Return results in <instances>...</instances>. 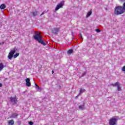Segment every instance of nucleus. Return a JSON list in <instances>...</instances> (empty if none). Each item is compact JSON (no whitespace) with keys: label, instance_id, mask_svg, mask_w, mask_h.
I'll list each match as a JSON object with an SVG mask.
<instances>
[{"label":"nucleus","instance_id":"obj_8","mask_svg":"<svg viewBox=\"0 0 125 125\" xmlns=\"http://www.w3.org/2000/svg\"><path fill=\"white\" fill-rule=\"evenodd\" d=\"M26 86H31V82H30V78H26L25 79Z\"/></svg>","mask_w":125,"mask_h":125},{"label":"nucleus","instance_id":"obj_18","mask_svg":"<svg viewBox=\"0 0 125 125\" xmlns=\"http://www.w3.org/2000/svg\"><path fill=\"white\" fill-rule=\"evenodd\" d=\"M35 84L36 88H37V89H41V88H40V86H39L38 84H37L36 83H35Z\"/></svg>","mask_w":125,"mask_h":125},{"label":"nucleus","instance_id":"obj_11","mask_svg":"<svg viewBox=\"0 0 125 125\" xmlns=\"http://www.w3.org/2000/svg\"><path fill=\"white\" fill-rule=\"evenodd\" d=\"M85 89L81 88L80 90V92L79 93V95H81V94L83 93V92H85Z\"/></svg>","mask_w":125,"mask_h":125},{"label":"nucleus","instance_id":"obj_21","mask_svg":"<svg viewBox=\"0 0 125 125\" xmlns=\"http://www.w3.org/2000/svg\"><path fill=\"white\" fill-rule=\"evenodd\" d=\"M96 32H97V33H100V32H101V30H100V29H96Z\"/></svg>","mask_w":125,"mask_h":125},{"label":"nucleus","instance_id":"obj_27","mask_svg":"<svg viewBox=\"0 0 125 125\" xmlns=\"http://www.w3.org/2000/svg\"><path fill=\"white\" fill-rule=\"evenodd\" d=\"M52 74H54V71L53 70L52 71Z\"/></svg>","mask_w":125,"mask_h":125},{"label":"nucleus","instance_id":"obj_13","mask_svg":"<svg viewBox=\"0 0 125 125\" xmlns=\"http://www.w3.org/2000/svg\"><path fill=\"white\" fill-rule=\"evenodd\" d=\"M5 7H6V6L4 4H2L0 6V9H4V8H5Z\"/></svg>","mask_w":125,"mask_h":125},{"label":"nucleus","instance_id":"obj_25","mask_svg":"<svg viewBox=\"0 0 125 125\" xmlns=\"http://www.w3.org/2000/svg\"><path fill=\"white\" fill-rule=\"evenodd\" d=\"M120 1H122V2H125V0H119Z\"/></svg>","mask_w":125,"mask_h":125},{"label":"nucleus","instance_id":"obj_26","mask_svg":"<svg viewBox=\"0 0 125 125\" xmlns=\"http://www.w3.org/2000/svg\"><path fill=\"white\" fill-rule=\"evenodd\" d=\"M2 86V84L1 83H0V87H1Z\"/></svg>","mask_w":125,"mask_h":125},{"label":"nucleus","instance_id":"obj_9","mask_svg":"<svg viewBox=\"0 0 125 125\" xmlns=\"http://www.w3.org/2000/svg\"><path fill=\"white\" fill-rule=\"evenodd\" d=\"M6 67V64L3 65L2 62H0V72L3 70V68H5Z\"/></svg>","mask_w":125,"mask_h":125},{"label":"nucleus","instance_id":"obj_3","mask_svg":"<svg viewBox=\"0 0 125 125\" xmlns=\"http://www.w3.org/2000/svg\"><path fill=\"white\" fill-rule=\"evenodd\" d=\"M18 49L16 48V47H15L13 49L11 50L10 52L9 53L8 55V58L9 60H12V58L13 57V55H14V53L16 52V50Z\"/></svg>","mask_w":125,"mask_h":125},{"label":"nucleus","instance_id":"obj_5","mask_svg":"<svg viewBox=\"0 0 125 125\" xmlns=\"http://www.w3.org/2000/svg\"><path fill=\"white\" fill-rule=\"evenodd\" d=\"M110 85L111 86H114V87L117 86L118 91H122V87H121V86L120 85V83L117 82L115 83L110 84Z\"/></svg>","mask_w":125,"mask_h":125},{"label":"nucleus","instance_id":"obj_1","mask_svg":"<svg viewBox=\"0 0 125 125\" xmlns=\"http://www.w3.org/2000/svg\"><path fill=\"white\" fill-rule=\"evenodd\" d=\"M35 35L33 36V39L38 42L39 43H41L42 44V45L45 46L46 45V43L42 40V37L41 36V35L39 34V31H35Z\"/></svg>","mask_w":125,"mask_h":125},{"label":"nucleus","instance_id":"obj_28","mask_svg":"<svg viewBox=\"0 0 125 125\" xmlns=\"http://www.w3.org/2000/svg\"><path fill=\"white\" fill-rule=\"evenodd\" d=\"M0 44H1V42H0Z\"/></svg>","mask_w":125,"mask_h":125},{"label":"nucleus","instance_id":"obj_7","mask_svg":"<svg viewBox=\"0 0 125 125\" xmlns=\"http://www.w3.org/2000/svg\"><path fill=\"white\" fill-rule=\"evenodd\" d=\"M64 6V1H62L60 3L57 5L56 8H55V11H57L59 9H60V8H62L63 6Z\"/></svg>","mask_w":125,"mask_h":125},{"label":"nucleus","instance_id":"obj_24","mask_svg":"<svg viewBox=\"0 0 125 125\" xmlns=\"http://www.w3.org/2000/svg\"><path fill=\"white\" fill-rule=\"evenodd\" d=\"M58 88H59V89H61V88H62V86H61V85H59L58 86Z\"/></svg>","mask_w":125,"mask_h":125},{"label":"nucleus","instance_id":"obj_29","mask_svg":"<svg viewBox=\"0 0 125 125\" xmlns=\"http://www.w3.org/2000/svg\"><path fill=\"white\" fill-rule=\"evenodd\" d=\"M73 38H74V35H73Z\"/></svg>","mask_w":125,"mask_h":125},{"label":"nucleus","instance_id":"obj_12","mask_svg":"<svg viewBox=\"0 0 125 125\" xmlns=\"http://www.w3.org/2000/svg\"><path fill=\"white\" fill-rule=\"evenodd\" d=\"M72 53H74V50L69 49L67 51V54H68V55H71Z\"/></svg>","mask_w":125,"mask_h":125},{"label":"nucleus","instance_id":"obj_23","mask_svg":"<svg viewBox=\"0 0 125 125\" xmlns=\"http://www.w3.org/2000/svg\"><path fill=\"white\" fill-rule=\"evenodd\" d=\"M80 95H79V94H78V95L75 97V99H78V98H79V96H80Z\"/></svg>","mask_w":125,"mask_h":125},{"label":"nucleus","instance_id":"obj_17","mask_svg":"<svg viewBox=\"0 0 125 125\" xmlns=\"http://www.w3.org/2000/svg\"><path fill=\"white\" fill-rule=\"evenodd\" d=\"M19 56V53H17L15 55H13L14 58H17Z\"/></svg>","mask_w":125,"mask_h":125},{"label":"nucleus","instance_id":"obj_15","mask_svg":"<svg viewBox=\"0 0 125 125\" xmlns=\"http://www.w3.org/2000/svg\"><path fill=\"white\" fill-rule=\"evenodd\" d=\"M79 37L81 42H83V35H82V33L79 34Z\"/></svg>","mask_w":125,"mask_h":125},{"label":"nucleus","instance_id":"obj_22","mask_svg":"<svg viewBox=\"0 0 125 125\" xmlns=\"http://www.w3.org/2000/svg\"><path fill=\"white\" fill-rule=\"evenodd\" d=\"M85 75H86V72H84V73H83L82 75V77H84Z\"/></svg>","mask_w":125,"mask_h":125},{"label":"nucleus","instance_id":"obj_14","mask_svg":"<svg viewBox=\"0 0 125 125\" xmlns=\"http://www.w3.org/2000/svg\"><path fill=\"white\" fill-rule=\"evenodd\" d=\"M79 109H80V110H83V109H84V104L79 105Z\"/></svg>","mask_w":125,"mask_h":125},{"label":"nucleus","instance_id":"obj_4","mask_svg":"<svg viewBox=\"0 0 125 125\" xmlns=\"http://www.w3.org/2000/svg\"><path fill=\"white\" fill-rule=\"evenodd\" d=\"M59 31H60V27H54L51 29L52 34H54V35H57L59 33Z\"/></svg>","mask_w":125,"mask_h":125},{"label":"nucleus","instance_id":"obj_2","mask_svg":"<svg viewBox=\"0 0 125 125\" xmlns=\"http://www.w3.org/2000/svg\"><path fill=\"white\" fill-rule=\"evenodd\" d=\"M125 12V2L123 3V7L122 6H118L115 7L114 10V14L115 15H121Z\"/></svg>","mask_w":125,"mask_h":125},{"label":"nucleus","instance_id":"obj_6","mask_svg":"<svg viewBox=\"0 0 125 125\" xmlns=\"http://www.w3.org/2000/svg\"><path fill=\"white\" fill-rule=\"evenodd\" d=\"M10 101L13 105H16V104H17V103L18 102V100H17L16 96H15V97H10Z\"/></svg>","mask_w":125,"mask_h":125},{"label":"nucleus","instance_id":"obj_19","mask_svg":"<svg viewBox=\"0 0 125 125\" xmlns=\"http://www.w3.org/2000/svg\"><path fill=\"white\" fill-rule=\"evenodd\" d=\"M47 12H48V10H47V11H44V12H43L42 14H41V16H42V15H43V14H44V13H46Z\"/></svg>","mask_w":125,"mask_h":125},{"label":"nucleus","instance_id":"obj_16","mask_svg":"<svg viewBox=\"0 0 125 125\" xmlns=\"http://www.w3.org/2000/svg\"><path fill=\"white\" fill-rule=\"evenodd\" d=\"M32 14L34 17H35V16H37V15H38V11H35V12H32Z\"/></svg>","mask_w":125,"mask_h":125},{"label":"nucleus","instance_id":"obj_20","mask_svg":"<svg viewBox=\"0 0 125 125\" xmlns=\"http://www.w3.org/2000/svg\"><path fill=\"white\" fill-rule=\"evenodd\" d=\"M122 72H125V65H124V66L122 68Z\"/></svg>","mask_w":125,"mask_h":125},{"label":"nucleus","instance_id":"obj_10","mask_svg":"<svg viewBox=\"0 0 125 125\" xmlns=\"http://www.w3.org/2000/svg\"><path fill=\"white\" fill-rule=\"evenodd\" d=\"M91 14H92V9H91L90 11L88 12V13H87V15H86L87 18H88V17H89V16L91 15Z\"/></svg>","mask_w":125,"mask_h":125}]
</instances>
